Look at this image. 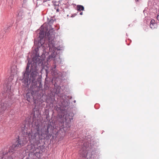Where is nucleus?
Instances as JSON below:
<instances>
[{
    "mask_svg": "<svg viewBox=\"0 0 159 159\" xmlns=\"http://www.w3.org/2000/svg\"><path fill=\"white\" fill-rule=\"evenodd\" d=\"M47 21L48 25L46 26L43 24L41 27L40 32L39 33V39L38 41L35 40L34 43L36 46L33 51L32 58L27 59L28 63L22 79V82L25 84H28L29 82L31 84H42L38 70L40 68L41 70L43 68L44 59L39 56V51L41 48L48 47L49 39L52 40L51 45L53 44L56 46L55 32L53 29L50 28L54 20L52 18H48Z\"/></svg>",
    "mask_w": 159,
    "mask_h": 159,
    "instance_id": "nucleus-1",
    "label": "nucleus"
},
{
    "mask_svg": "<svg viewBox=\"0 0 159 159\" xmlns=\"http://www.w3.org/2000/svg\"><path fill=\"white\" fill-rule=\"evenodd\" d=\"M51 39H49V43L48 47L44 48H41L42 50L43 51V53L42 54V56L45 57V54H49V56L47 58V61H50L52 60L53 61L54 65L52 67H51L50 69V71L52 77L54 78H56V81L59 79L61 75V72H59L56 69V64H60L61 63V60L60 57L59 55L57 54V51L62 50H63L62 47H56L52 45L51 47V43H52V40Z\"/></svg>",
    "mask_w": 159,
    "mask_h": 159,
    "instance_id": "nucleus-2",
    "label": "nucleus"
},
{
    "mask_svg": "<svg viewBox=\"0 0 159 159\" xmlns=\"http://www.w3.org/2000/svg\"><path fill=\"white\" fill-rule=\"evenodd\" d=\"M50 125H48L46 128L40 129V125H37L35 126L33 130L28 129L26 125H25L21 129L23 137L28 138L30 142L33 144L34 146H38L41 143L43 138H45L49 134L48 129Z\"/></svg>",
    "mask_w": 159,
    "mask_h": 159,
    "instance_id": "nucleus-3",
    "label": "nucleus"
},
{
    "mask_svg": "<svg viewBox=\"0 0 159 159\" xmlns=\"http://www.w3.org/2000/svg\"><path fill=\"white\" fill-rule=\"evenodd\" d=\"M27 142L26 138H19L18 140L15 144H13L9 149V152L0 153V159H14L17 156L16 153L17 150L21 147L24 146Z\"/></svg>",
    "mask_w": 159,
    "mask_h": 159,
    "instance_id": "nucleus-4",
    "label": "nucleus"
},
{
    "mask_svg": "<svg viewBox=\"0 0 159 159\" xmlns=\"http://www.w3.org/2000/svg\"><path fill=\"white\" fill-rule=\"evenodd\" d=\"M4 93H2L3 95H5V93L7 96H8L9 99L7 101H5L3 99L2 101L0 100V116L2 115L4 111L6 110L7 107L11 106V103L10 102L9 99H11V96L12 95V92L11 91V84L9 83L5 84L4 88Z\"/></svg>",
    "mask_w": 159,
    "mask_h": 159,
    "instance_id": "nucleus-5",
    "label": "nucleus"
},
{
    "mask_svg": "<svg viewBox=\"0 0 159 159\" xmlns=\"http://www.w3.org/2000/svg\"><path fill=\"white\" fill-rule=\"evenodd\" d=\"M74 116V114L72 112L66 114H61L59 119V127L60 129H64L65 128L70 127L71 126L70 123L73 120Z\"/></svg>",
    "mask_w": 159,
    "mask_h": 159,
    "instance_id": "nucleus-6",
    "label": "nucleus"
},
{
    "mask_svg": "<svg viewBox=\"0 0 159 159\" xmlns=\"http://www.w3.org/2000/svg\"><path fill=\"white\" fill-rule=\"evenodd\" d=\"M39 147L34 146L31 149V153L29 155V159H39L41 157V150Z\"/></svg>",
    "mask_w": 159,
    "mask_h": 159,
    "instance_id": "nucleus-7",
    "label": "nucleus"
},
{
    "mask_svg": "<svg viewBox=\"0 0 159 159\" xmlns=\"http://www.w3.org/2000/svg\"><path fill=\"white\" fill-rule=\"evenodd\" d=\"M60 82V81L59 82L58 81H56L55 83L54 84V87L56 89V94L61 98L66 99V96H65L63 93V91L59 85Z\"/></svg>",
    "mask_w": 159,
    "mask_h": 159,
    "instance_id": "nucleus-8",
    "label": "nucleus"
},
{
    "mask_svg": "<svg viewBox=\"0 0 159 159\" xmlns=\"http://www.w3.org/2000/svg\"><path fill=\"white\" fill-rule=\"evenodd\" d=\"M87 148H86V147H84V146L79 151V153L80 156L82 157L87 158V159H92V155H91V157H90V155H89V157H88L89 153L88 152H86Z\"/></svg>",
    "mask_w": 159,
    "mask_h": 159,
    "instance_id": "nucleus-9",
    "label": "nucleus"
},
{
    "mask_svg": "<svg viewBox=\"0 0 159 159\" xmlns=\"http://www.w3.org/2000/svg\"><path fill=\"white\" fill-rule=\"evenodd\" d=\"M10 70L11 75H15L17 74L18 70L16 66H12L11 67Z\"/></svg>",
    "mask_w": 159,
    "mask_h": 159,
    "instance_id": "nucleus-10",
    "label": "nucleus"
},
{
    "mask_svg": "<svg viewBox=\"0 0 159 159\" xmlns=\"http://www.w3.org/2000/svg\"><path fill=\"white\" fill-rule=\"evenodd\" d=\"M150 27L152 29H154L157 27V24L155 23V21L154 20H152L150 22Z\"/></svg>",
    "mask_w": 159,
    "mask_h": 159,
    "instance_id": "nucleus-11",
    "label": "nucleus"
},
{
    "mask_svg": "<svg viewBox=\"0 0 159 159\" xmlns=\"http://www.w3.org/2000/svg\"><path fill=\"white\" fill-rule=\"evenodd\" d=\"M68 103L67 101L64 99L61 101V103L60 106H61V108L66 107L68 106Z\"/></svg>",
    "mask_w": 159,
    "mask_h": 159,
    "instance_id": "nucleus-12",
    "label": "nucleus"
},
{
    "mask_svg": "<svg viewBox=\"0 0 159 159\" xmlns=\"http://www.w3.org/2000/svg\"><path fill=\"white\" fill-rule=\"evenodd\" d=\"M66 72H63L62 73L61 72V75L60 77H59V79L60 81H61L62 80H63L64 79V77L66 76Z\"/></svg>",
    "mask_w": 159,
    "mask_h": 159,
    "instance_id": "nucleus-13",
    "label": "nucleus"
},
{
    "mask_svg": "<svg viewBox=\"0 0 159 159\" xmlns=\"http://www.w3.org/2000/svg\"><path fill=\"white\" fill-rule=\"evenodd\" d=\"M23 15V13L22 11H19L17 16V19H18L19 20H20L22 18Z\"/></svg>",
    "mask_w": 159,
    "mask_h": 159,
    "instance_id": "nucleus-14",
    "label": "nucleus"
},
{
    "mask_svg": "<svg viewBox=\"0 0 159 159\" xmlns=\"http://www.w3.org/2000/svg\"><path fill=\"white\" fill-rule=\"evenodd\" d=\"M84 7L81 5H78L77 6V9L78 11H83L84 10Z\"/></svg>",
    "mask_w": 159,
    "mask_h": 159,
    "instance_id": "nucleus-15",
    "label": "nucleus"
},
{
    "mask_svg": "<svg viewBox=\"0 0 159 159\" xmlns=\"http://www.w3.org/2000/svg\"><path fill=\"white\" fill-rule=\"evenodd\" d=\"M37 3H39V4L43 2V0H37Z\"/></svg>",
    "mask_w": 159,
    "mask_h": 159,
    "instance_id": "nucleus-16",
    "label": "nucleus"
},
{
    "mask_svg": "<svg viewBox=\"0 0 159 159\" xmlns=\"http://www.w3.org/2000/svg\"><path fill=\"white\" fill-rule=\"evenodd\" d=\"M157 19L159 21V15L157 16Z\"/></svg>",
    "mask_w": 159,
    "mask_h": 159,
    "instance_id": "nucleus-17",
    "label": "nucleus"
},
{
    "mask_svg": "<svg viewBox=\"0 0 159 159\" xmlns=\"http://www.w3.org/2000/svg\"><path fill=\"white\" fill-rule=\"evenodd\" d=\"M50 0H43V2H46L48 1H49Z\"/></svg>",
    "mask_w": 159,
    "mask_h": 159,
    "instance_id": "nucleus-18",
    "label": "nucleus"
},
{
    "mask_svg": "<svg viewBox=\"0 0 159 159\" xmlns=\"http://www.w3.org/2000/svg\"><path fill=\"white\" fill-rule=\"evenodd\" d=\"M9 27H10V26H8V27H7H7H6V28H5V29H8V28H9Z\"/></svg>",
    "mask_w": 159,
    "mask_h": 159,
    "instance_id": "nucleus-19",
    "label": "nucleus"
},
{
    "mask_svg": "<svg viewBox=\"0 0 159 159\" xmlns=\"http://www.w3.org/2000/svg\"><path fill=\"white\" fill-rule=\"evenodd\" d=\"M46 73H47L46 76H47V74L48 73V71L47 70H46Z\"/></svg>",
    "mask_w": 159,
    "mask_h": 159,
    "instance_id": "nucleus-20",
    "label": "nucleus"
},
{
    "mask_svg": "<svg viewBox=\"0 0 159 159\" xmlns=\"http://www.w3.org/2000/svg\"><path fill=\"white\" fill-rule=\"evenodd\" d=\"M80 15H83V12H81L80 13Z\"/></svg>",
    "mask_w": 159,
    "mask_h": 159,
    "instance_id": "nucleus-21",
    "label": "nucleus"
},
{
    "mask_svg": "<svg viewBox=\"0 0 159 159\" xmlns=\"http://www.w3.org/2000/svg\"><path fill=\"white\" fill-rule=\"evenodd\" d=\"M74 102L75 103L76 102V101H75V100L74 101Z\"/></svg>",
    "mask_w": 159,
    "mask_h": 159,
    "instance_id": "nucleus-22",
    "label": "nucleus"
},
{
    "mask_svg": "<svg viewBox=\"0 0 159 159\" xmlns=\"http://www.w3.org/2000/svg\"><path fill=\"white\" fill-rule=\"evenodd\" d=\"M135 1H138V0H135Z\"/></svg>",
    "mask_w": 159,
    "mask_h": 159,
    "instance_id": "nucleus-23",
    "label": "nucleus"
},
{
    "mask_svg": "<svg viewBox=\"0 0 159 159\" xmlns=\"http://www.w3.org/2000/svg\"><path fill=\"white\" fill-rule=\"evenodd\" d=\"M28 101H29V99H28Z\"/></svg>",
    "mask_w": 159,
    "mask_h": 159,
    "instance_id": "nucleus-24",
    "label": "nucleus"
}]
</instances>
